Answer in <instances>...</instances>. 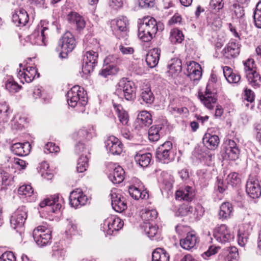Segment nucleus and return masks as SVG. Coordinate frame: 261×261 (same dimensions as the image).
<instances>
[{
	"mask_svg": "<svg viewBox=\"0 0 261 261\" xmlns=\"http://www.w3.org/2000/svg\"><path fill=\"white\" fill-rule=\"evenodd\" d=\"M243 64L245 76L249 84L254 88L259 87L261 85V76L256 71L254 60L248 59Z\"/></svg>",
	"mask_w": 261,
	"mask_h": 261,
	"instance_id": "1",
	"label": "nucleus"
},
{
	"mask_svg": "<svg viewBox=\"0 0 261 261\" xmlns=\"http://www.w3.org/2000/svg\"><path fill=\"white\" fill-rule=\"evenodd\" d=\"M76 45V41L73 35L69 32H66L60 39L56 49L60 52V57L65 58L69 53L71 52Z\"/></svg>",
	"mask_w": 261,
	"mask_h": 261,
	"instance_id": "2",
	"label": "nucleus"
},
{
	"mask_svg": "<svg viewBox=\"0 0 261 261\" xmlns=\"http://www.w3.org/2000/svg\"><path fill=\"white\" fill-rule=\"evenodd\" d=\"M51 231L45 226L40 225L34 229L33 236L36 244L43 247L49 244L51 239Z\"/></svg>",
	"mask_w": 261,
	"mask_h": 261,
	"instance_id": "3",
	"label": "nucleus"
},
{
	"mask_svg": "<svg viewBox=\"0 0 261 261\" xmlns=\"http://www.w3.org/2000/svg\"><path fill=\"white\" fill-rule=\"evenodd\" d=\"M123 224V222L119 217L112 215L104 220L101 229L106 235H113L121 229Z\"/></svg>",
	"mask_w": 261,
	"mask_h": 261,
	"instance_id": "4",
	"label": "nucleus"
},
{
	"mask_svg": "<svg viewBox=\"0 0 261 261\" xmlns=\"http://www.w3.org/2000/svg\"><path fill=\"white\" fill-rule=\"evenodd\" d=\"M115 94L119 96L123 95L127 100H131L135 98V87L133 82L122 80L119 83V88L117 89Z\"/></svg>",
	"mask_w": 261,
	"mask_h": 261,
	"instance_id": "5",
	"label": "nucleus"
},
{
	"mask_svg": "<svg viewBox=\"0 0 261 261\" xmlns=\"http://www.w3.org/2000/svg\"><path fill=\"white\" fill-rule=\"evenodd\" d=\"M215 239L222 244L230 242L234 238L233 233L225 224H221L215 227L213 231Z\"/></svg>",
	"mask_w": 261,
	"mask_h": 261,
	"instance_id": "6",
	"label": "nucleus"
},
{
	"mask_svg": "<svg viewBox=\"0 0 261 261\" xmlns=\"http://www.w3.org/2000/svg\"><path fill=\"white\" fill-rule=\"evenodd\" d=\"M128 21L126 17L121 16L111 21V27L114 34L119 39L126 35Z\"/></svg>",
	"mask_w": 261,
	"mask_h": 261,
	"instance_id": "7",
	"label": "nucleus"
},
{
	"mask_svg": "<svg viewBox=\"0 0 261 261\" xmlns=\"http://www.w3.org/2000/svg\"><path fill=\"white\" fill-rule=\"evenodd\" d=\"M28 210L25 206H19L12 214L10 219L11 227L14 229L21 228L27 218Z\"/></svg>",
	"mask_w": 261,
	"mask_h": 261,
	"instance_id": "8",
	"label": "nucleus"
},
{
	"mask_svg": "<svg viewBox=\"0 0 261 261\" xmlns=\"http://www.w3.org/2000/svg\"><path fill=\"white\" fill-rule=\"evenodd\" d=\"M172 148V143L170 141L165 142L156 149V157L157 159L164 164H168L173 159L170 154Z\"/></svg>",
	"mask_w": 261,
	"mask_h": 261,
	"instance_id": "9",
	"label": "nucleus"
},
{
	"mask_svg": "<svg viewBox=\"0 0 261 261\" xmlns=\"http://www.w3.org/2000/svg\"><path fill=\"white\" fill-rule=\"evenodd\" d=\"M110 195L112 208L116 212L121 213L127 208L125 199L123 197H122L118 189H114L112 190Z\"/></svg>",
	"mask_w": 261,
	"mask_h": 261,
	"instance_id": "10",
	"label": "nucleus"
},
{
	"mask_svg": "<svg viewBox=\"0 0 261 261\" xmlns=\"http://www.w3.org/2000/svg\"><path fill=\"white\" fill-rule=\"evenodd\" d=\"M98 55L93 51H87L83 58V73L90 74L93 71L96 63Z\"/></svg>",
	"mask_w": 261,
	"mask_h": 261,
	"instance_id": "11",
	"label": "nucleus"
},
{
	"mask_svg": "<svg viewBox=\"0 0 261 261\" xmlns=\"http://www.w3.org/2000/svg\"><path fill=\"white\" fill-rule=\"evenodd\" d=\"M246 190L252 198H258L261 195V188L258 179L255 176H250L246 183Z\"/></svg>",
	"mask_w": 261,
	"mask_h": 261,
	"instance_id": "12",
	"label": "nucleus"
},
{
	"mask_svg": "<svg viewBox=\"0 0 261 261\" xmlns=\"http://www.w3.org/2000/svg\"><path fill=\"white\" fill-rule=\"evenodd\" d=\"M48 31L47 28L39 26L30 36L31 43L37 45H45V39L48 35Z\"/></svg>",
	"mask_w": 261,
	"mask_h": 261,
	"instance_id": "13",
	"label": "nucleus"
},
{
	"mask_svg": "<svg viewBox=\"0 0 261 261\" xmlns=\"http://www.w3.org/2000/svg\"><path fill=\"white\" fill-rule=\"evenodd\" d=\"M108 151L112 154H120L123 150V145L120 141L114 136H109L105 142Z\"/></svg>",
	"mask_w": 261,
	"mask_h": 261,
	"instance_id": "14",
	"label": "nucleus"
},
{
	"mask_svg": "<svg viewBox=\"0 0 261 261\" xmlns=\"http://www.w3.org/2000/svg\"><path fill=\"white\" fill-rule=\"evenodd\" d=\"M59 195L57 194L50 198L45 199L40 203L39 206L41 207H46L48 211L56 213L59 211L62 207L61 204L59 202Z\"/></svg>",
	"mask_w": 261,
	"mask_h": 261,
	"instance_id": "15",
	"label": "nucleus"
},
{
	"mask_svg": "<svg viewBox=\"0 0 261 261\" xmlns=\"http://www.w3.org/2000/svg\"><path fill=\"white\" fill-rule=\"evenodd\" d=\"M39 76V74L37 73V70L34 67L29 66L25 68H23L22 70H20L18 73L17 76L20 80L21 82L24 83H31L35 79V76Z\"/></svg>",
	"mask_w": 261,
	"mask_h": 261,
	"instance_id": "16",
	"label": "nucleus"
},
{
	"mask_svg": "<svg viewBox=\"0 0 261 261\" xmlns=\"http://www.w3.org/2000/svg\"><path fill=\"white\" fill-rule=\"evenodd\" d=\"M109 168L113 170L109 175V178L111 181L115 184H120L124 179V171L123 169L119 165L111 163Z\"/></svg>",
	"mask_w": 261,
	"mask_h": 261,
	"instance_id": "17",
	"label": "nucleus"
},
{
	"mask_svg": "<svg viewBox=\"0 0 261 261\" xmlns=\"http://www.w3.org/2000/svg\"><path fill=\"white\" fill-rule=\"evenodd\" d=\"M240 46L239 43L230 41L223 50V57L228 59L237 57L240 54Z\"/></svg>",
	"mask_w": 261,
	"mask_h": 261,
	"instance_id": "18",
	"label": "nucleus"
},
{
	"mask_svg": "<svg viewBox=\"0 0 261 261\" xmlns=\"http://www.w3.org/2000/svg\"><path fill=\"white\" fill-rule=\"evenodd\" d=\"M139 25L144 28L146 31L149 32L150 34H151L153 36L159 30V27L160 29H162L161 25L158 24L155 19L150 17H144Z\"/></svg>",
	"mask_w": 261,
	"mask_h": 261,
	"instance_id": "19",
	"label": "nucleus"
},
{
	"mask_svg": "<svg viewBox=\"0 0 261 261\" xmlns=\"http://www.w3.org/2000/svg\"><path fill=\"white\" fill-rule=\"evenodd\" d=\"M239 154L240 150L236 143L232 140H229L225 148L224 157L230 160H236L239 158Z\"/></svg>",
	"mask_w": 261,
	"mask_h": 261,
	"instance_id": "20",
	"label": "nucleus"
},
{
	"mask_svg": "<svg viewBox=\"0 0 261 261\" xmlns=\"http://www.w3.org/2000/svg\"><path fill=\"white\" fill-rule=\"evenodd\" d=\"M187 75L191 80L195 81L199 80L202 75L200 65L194 61H191L187 67Z\"/></svg>",
	"mask_w": 261,
	"mask_h": 261,
	"instance_id": "21",
	"label": "nucleus"
},
{
	"mask_svg": "<svg viewBox=\"0 0 261 261\" xmlns=\"http://www.w3.org/2000/svg\"><path fill=\"white\" fill-rule=\"evenodd\" d=\"M29 19V15L27 11L23 9L16 10L12 15V21L17 27L24 26L28 22Z\"/></svg>",
	"mask_w": 261,
	"mask_h": 261,
	"instance_id": "22",
	"label": "nucleus"
},
{
	"mask_svg": "<svg viewBox=\"0 0 261 261\" xmlns=\"http://www.w3.org/2000/svg\"><path fill=\"white\" fill-rule=\"evenodd\" d=\"M199 98L205 107L210 110L214 108L217 101L216 94L210 91L207 88L204 94H199Z\"/></svg>",
	"mask_w": 261,
	"mask_h": 261,
	"instance_id": "23",
	"label": "nucleus"
},
{
	"mask_svg": "<svg viewBox=\"0 0 261 261\" xmlns=\"http://www.w3.org/2000/svg\"><path fill=\"white\" fill-rule=\"evenodd\" d=\"M11 150L17 155L25 156L30 152L31 145L29 142L16 143L11 146Z\"/></svg>",
	"mask_w": 261,
	"mask_h": 261,
	"instance_id": "24",
	"label": "nucleus"
},
{
	"mask_svg": "<svg viewBox=\"0 0 261 261\" xmlns=\"http://www.w3.org/2000/svg\"><path fill=\"white\" fill-rule=\"evenodd\" d=\"M198 243V237L192 232L187 233L186 237L180 241V245L186 250H190Z\"/></svg>",
	"mask_w": 261,
	"mask_h": 261,
	"instance_id": "25",
	"label": "nucleus"
},
{
	"mask_svg": "<svg viewBox=\"0 0 261 261\" xmlns=\"http://www.w3.org/2000/svg\"><path fill=\"white\" fill-rule=\"evenodd\" d=\"M80 89L79 86H74L67 93L68 103L71 107H75L80 100Z\"/></svg>",
	"mask_w": 261,
	"mask_h": 261,
	"instance_id": "26",
	"label": "nucleus"
},
{
	"mask_svg": "<svg viewBox=\"0 0 261 261\" xmlns=\"http://www.w3.org/2000/svg\"><path fill=\"white\" fill-rule=\"evenodd\" d=\"M161 50L160 49L154 48L150 50L146 55V62L147 65L153 68L155 67L159 62Z\"/></svg>",
	"mask_w": 261,
	"mask_h": 261,
	"instance_id": "27",
	"label": "nucleus"
},
{
	"mask_svg": "<svg viewBox=\"0 0 261 261\" xmlns=\"http://www.w3.org/2000/svg\"><path fill=\"white\" fill-rule=\"evenodd\" d=\"M194 196L193 189L189 186L180 189L175 194L176 199L179 200L191 201Z\"/></svg>",
	"mask_w": 261,
	"mask_h": 261,
	"instance_id": "28",
	"label": "nucleus"
},
{
	"mask_svg": "<svg viewBox=\"0 0 261 261\" xmlns=\"http://www.w3.org/2000/svg\"><path fill=\"white\" fill-rule=\"evenodd\" d=\"M219 138L217 135L206 133L203 138V143L208 149L215 150L219 144Z\"/></svg>",
	"mask_w": 261,
	"mask_h": 261,
	"instance_id": "29",
	"label": "nucleus"
},
{
	"mask_svg": "<svg viewBox=\"0 0 261 261\" xmlns=\"http://www.w3.org/2000/svg\"><path fill=\"white\" fill-rule=\"evenodd\" d=\"M113 105L120 122L123 125H128L129 116L127 112L123 109L121 105L117 104L114 100L113 101Z\"/></svg>",
	"mask_w": 261,
	"mask_h": 261,
	"instance_id": "30",
	"label": "nucleus"
},
{
	"mask_svg": "<svg viewBox=\"0 0 261 261\" xmlns=\"http://www.w3.org/2000/svg\"><path fill=\"white\" fill-rule=\"evenodd\" d=\"M207 22L208 25L214 30H217L222 26V21L219 15L213 12L207 13Z\"/></svg>",
	"mask_w": 261,
	"mask_h": 261,
	"instance_id": "31",
	"label": "nucleus"
},
{
	"mask_svg": "<svg viewBox=\"0 0 261 261\" xmlns=\"http://www.w3.org/2000/svg\"><path fill=\"white\" fill-rule=\"evenodd\" d=\"M233 207L228 202H223L220 207L219 212V218L222 220H227L230 218L233 214Z\"/></svg>",
	"mask_w": 261,
	"mask_h": 261,
	"instance_id": "32",
	"label": "nucleus"
},
{
	"mask_svg": "<svg viewBox=\"0 0 261 261\" xmlns=\"http://www.w3.org/2000/svg\"><path fill=\"white\" fill-rule=\"evenodd\" d=\"M129 195L135 199H145L148 198L149 195L147 191L142 190L134 186H131L128 189Z\"/></svg>",
	"mask_w": 261,
	"mask_h": 261,
	"instance_id": "33",
	"label": "nucleus"
},
{
	"mask_svg": "<svg viewBox=\"0 0 261 261\" xmlns=\"http://www.w3.org/2000/svg\"><path fill=\"white\" fill-rule=\"evenodd\" d=\"M168 72L172 76H176L182 69L181 61L180 59L174 58L171 60L168 65Z\"/></svg>",
	"mask_w": 261,
	"mask_h": 261,
	"instance_id": "34",
	"label": "nucleus"
},
{
	"mask_svg": "<svg viewBox=\"0 0 261 261\" xmlns=\"http://www.w3.org/2000/svg\"><path fill=\"white\" fill-rule=\"evenodd\" d=\"M11 113L8 105L6 103H0V125H4L8 122Z\"/></svg>",
	"mask_w": 261,
	"mask_h": 261,
	"instance_id": "35",
	"label": "nucleus"
},
{
	"mask_svg": "<svg viewBox=\"0 0 261 261\" xmlns=\"http://www.w3.org/2000/svg\"><path fill=\"white\" fill-rule=\"evenodd\" d=\"M82 198V189H76L70 192L69 197V204L71 206L77 208L81 204Z\"/></svg>",
	"mask_w": 261,
	"mask_h": 261,
	"instance_id": "36",
	"label": "nucleus"
},
{
	"mask_svg": "<svg viewBox=\"0 0 261 261\" xmlns=\"http://www.w3.org/2000/svg\"><path fill=\"white\" fill-rule=\"evenodd\" d=\"M151 154L150 153H138L135 156L136 162L140 166L145 168L148 166L151 160Z\"/></svg>",
	"mask_w": 261,
	"mask_h": 261,
	"instance_id": "37",
	"label": "nucleus"
},
{
	"mask_svg": "<svg viewBox=\"0 0 261 261\" xmlns=\"http://www.w3.org/2000/svg\"><path fill=\"white\" fill-rule=\"evenodd\" d=\"M13 178L12 175L0 168V190L4 189L11 185Z\"/></svg>",
	"mask_w": 261,
	"mask_h": 261,
	"instance_id": "38",
	"label": "nucleus"
},
{
	"mask_svg": "<svg viewBox=\"0 0 261 261\" xmlns=\"http://www.w3.org/2000/svg\"><path fill=\"white\" fill-rule=\"evenodd\" d=\"M137 122L142 126H148L152 122L151 114L147 111L141 112L138 115Z\"/></svg>",
	"mask_w": 261,
	"mask_h": 261,
	"instance_id": "39",
	"label": "nucleus"
},
{
	"mask_svg": "<svg viewBox=\"0 0 261 261\" xmlns=\"http://www.w3.org/2000/svg\"><path fill=\"white\" fill-rule=\"evenodd\" d=\"M169 255L163 248L155 249L152 253V261H169Z\"/></svg>",
	"mask_w": 261,
	"mask_h": 261,
	"instance_id": "40",
	"label": "nucleus"
},
{
	"mask_svg": "<svg viewBox=\"0 0 261 261\" xmlns=\"http://www.w3.org/2000/svg\"><path fill=\"white\" fill-rule=\"evenodd\" d=\"M141 98L147 105H150L153 103L154 100V96L149 87L146 86L142 89Z\"/></svg>",
	"mask_w": 261,
	"mask_h": 261,
	"instance_id": "41",
	"label": "nucleus"
},
{
	"mask_svg": "<svg viewBox=\"0 0 261 261\" xmlns=\"http://www.w3.org/2000/svg\"><path fill=\"white\" fill-rule=\"evenodd\" d=\"M162 127L160 125L152 126L148 130L149 140L155 142L159 140L162 135Z\"/></svg>",
	"mask_w": 261,
	"mask_h": 261,
	"instance_id": "42",
	"label": "nucleus"
},
{
	"mask_svg": "<svg viewBox=\"0 0 261 261\" xmlns=\"http://www.w3.org/2000/svg\"><path fill=\"white\" fill-rule=\"evenodd\" d=\"M158 213L155 210L145 209L142 213L141 218L145 222H153L156 219Z\"/></svg>",
	"mask_w": 261,
	"mask_h": 261,
	"instance_id": "43",
	"label": "nucleus"
},
{
	"mask_svg": "<svg viewBox=\"0 0 261 261\" xmlns=\"http://www.w3.org/2000/svg\"><path fill=\"white\" fill-rule=\"evenodd\" d=\"M82 17L76 12H71L68 15V20L70 23L75 25L76 29L81 31L82 29Z\"/></svg>",
	"mask_w": 261,
	"mask_h": 261,
	"instance_id": "44",
	"label": "nucleus"
},
{
	"mask_svg": "<svg viewBox=\"0 0 261 261\" xmlns=\"http://www.w3.org/2000/svg\"><path fill=\"white\" fill-rule=\"evenodd\" d=\"M184 39L182 32L178 29H173L170 32V40L173 44L180 43Z\"/></svg>",
	"mask_w": 261,
	"mask_h": 261,
	"instance_id": "45",
	"label": "nucleus"
},
{
	"mask_svg": "<svg viewBox=\"0 0 261 261\" xmlns=\"http://www.w3.org/2000/svg\"><path fill=\"white\" fill-rule=\"evenodd\" d=\"M18 193L20 198H28L32 196L33 190L30 185H22L19 188Z\"/></svg>",
	"mask_w": 261,
	"mask_h": 261,
	"instance_id": "46",
	"label": "nucleus"
},
{
	"mask_svg": "<svg viewBox=\"0 0 261 261\" xmlns=\"http://www.w3.org/2000/svg\"><path fill=\"white\" fill-rule=\"evenodd\" d=\"M194 208L189 204H184L181 205L176 212L175 215L177 216H190L192 214Z\"/></svg>",
	"mask_w": 261,
	"mask_h": 261,
	"instance_id": "47",
	"label": "nucleus"
},
{
	"mask_svg": "<svg viewBox=\"0 0 261 261\" xmlns=\"http://www.w3.org/2000/svg\"><path fill=\"white\" fill-rule=\"evenodd\" d=\"M119 68L114 65H110L102 68L99 72V75L107 77L109 75H115L118 73Z\"/></svg>",
	"mask_w": 261,
	"mask_h": 261,
	"instance_id": "48",
	"label": "nucleus"
},
{
	"mask_svg": "<svg viewBox=\"0 0 261 261\" xmlns=\"http://www.w3.org/2000/svg\"><path fill=\"white\" fill-rule=\"evenodd\" d=\"M144 231L146 234L152 239L157 234L158 228L156 226L150 222H145L143 225Z\"/></svg>",
	"mask_w": 261,
	"mask_h": 261,
	"instance_id": "49",
	"label": "nucleus"
},
{
	"mask_svg": "<svg viewBox=\"0 0 261 261\" xmlns=\"http://www.w3.org/2000/svg\"><path fill=\"white\" fill-rule=\"evenodd\" d=\"M253 20L255 25L261 29V2L258 3L253 12Z\"/></svg>",
	"mask_w": 261,
	"mask_h": 261,
	"instance_id": "50",
	"label": "nucleus"
},
{
	"mask_svg": "<svg viewBox=\"0 0 261 261\" xmlns=\"http://www.w3.org/2000/svg\"><path fill=\"white\" fill-rule=\"evenodd\" d=\"M26 120L27 119L24 117L19 114H17L15 115L13 120H12L11 124L15 129H20L23 127Z\"/></svg>",
	"mask_w": 261,
	"mask_h": 261,
	"instance_id": "51",
	"label": "nucleus"
},
{
	"mask_svg": "<svg viewBox=\"0 0 261 261\" xmlns=\"http://www.w3.org/2000/svg\"><path fill=\"white\" fill-rule=\"evenodd\" d=\"M138 37L143 41L147 42L152 39L153 36L151 34H150L149 32L146 31L144 28L139 25Z\"/></svg>",
	"mask_w": 261,
	"mask_h": 261,
	"instance_id": "52",
	"label": "nucleus"
},
{
	"mask_svg": "<svg viewBox=\"0 0 261 261\" xmlns=\"http://www.w3.org/2000/svg\"><path fill=\"white\" fill-rule=\"evenodd\" d=\"M52 255L57 261H64L66 256V251L54 247Z\"/></svg>",
	"mask_w": 261,
	"mask_h": 261,
	"instance_id": "53",
	"label": "nucleus"
},
{
	"mask_svg": "<svg viewBox=\"0 0 261 261\" xmlns=\"http://www.w3.org/2000/svg\"><path fill=\"white\" fill-rule=\"evenodd\" d=\"M227 183L232 187L237 186L241 182V179L238 173L232 172L230 173L227 177Z\"/></svg>",
	"mask_w": 261,
	"mask_h": 261,
	"instance_id": "54",
	"label": "nucleus"
},
{
	"mask_svg": "<svg viewBox=\"0 0 261 261\" xmlns=\"http://www.w3.org/2000/svg\"><path fill=\"white\" fill-rule=\"evenodd\" d=\"M220 247L215 245H211L208 250L202 254V257L205 259H208V257L218 252Z\"/></svg>",
	"mask_w": 261,
	"mask_h": 261,
	"instance_id": "55",
	"label": "nucleus"
},
{
	"mask_svg": "<svg viewBox=\"0 0 261 261\" xmlns=\"http://www.w3.org/2000/svg\"><path fill=\"white\" fill-rule=\"evenodd\" d=\"M223 0H211L210 5V8L215 11L219 12L224 7Z\"/></svg>",
	"mask_w": 261,
	"mask_h": 261,
	"instance_id": "56",
	"label": "nucleus"
},
{
	"mask_svg": "<svg viewBox=\"0 0 261 261\" xmlns=\"http://www.w3.org/2000/svg\"><path fill=\"white\" fill-rule=\"evenodd\" d=\"M6 89L10 92H16L19 89L18 85L13 80H8L5 84Z\"/></svg>",
	"mask_w": 261,
	"mask_h": 261,
	"instance_id": "57",
	"label": "nucleus"
},
{
	"mask_svg": "<svg viewBox=\"0 0 261 261\" xmlns=\"http://www.w3.org/2000/svg\"><path fill=\"white\" fill-rule=\"evenodd\" d=\"M228 261H237L239 257L238 249L235 247H231L227 252Z\"/></svg>",
	"mask_w": 261,
	"mask_h": 261,
	"instance_id": "58",
	"label": "nucleus"
},
{
	"mask_svg": "<svg viewBox=\"0 0 261 261\" xmlns=\"http://www.w3.org/2000/svg\"><path fill=\"white\" fill-rule=\"evenodd\" d=\"M81 144L80 142L79 141L78 142V143L75 145V147H74V152L77 155H78L79 156V160L77 162L76 167V171L78 173L82 172V170H81L82 165H81V163L80 161L81 160V156H82V155L81 154Z\"/></svg>",
	"mask_w": 261,
	"mask_h": 261,
	"instance_id": "59",
	"label": "nucleus"
},
{
	"mask_svg": "<svg viewBox=\"0 0 261 261\" xmlns=\"http://www.w3.org/2000/svg\"><path fill=\"white\" fill-rule=\"evenodd\" d=\"M238 237L239 245L241 247H244L248 241V234L245 232H242L239 230L238 231Z\"/></svg>",
	"mask_w": 261,
	"mask_h": 261,
	"instance_id": "60",
	"label": "nucleus"
},
{
	"mask_svg": "<svg viewBox=\"0 0 261 261\" xmlns=\"http://www.w3.org/2000/svg\"><path fill=\"white\" fill-rule=\"evenodd\" d=\"M59 151V147L55 143L49 142L45 144L44 152L45 153L58 152Z\"/></svg>",
	"mask_w": 261,
	"mask_h": 261,
	"instance_id": "61",
	"label": "nucleus"
},
{
	"mask_svg": "<svg viewBox=\"0 0 261 261\" xmlns=\"http://www.w3.org/2000/svg\"><path fill=\"white\" fill-rule=\"evenodd\" d=\"M125 0H109V6L114 9L118 10L122 7Z\"/></svg>",
	"mask_w": 261,
	"mask_h": 261,
	"instance_id": "62",
	"label": "nucleus"
},
{
	"mask_svg": "<svg viewBox=\"0 0 261 261\" xmlns=\"http://www.w3.org/2000/svg\"><path fill=\"white\" fill-rule=\"evenodd\" d=\"M0 261H16V258L12 252H6L1 256Z\"/></svg>",
	"mask_w": 261,
	"mask_h": 261,
	"instance_id": "63",
	"label": "nucleus"
},
{
	"mask_svg": "<svg viewBox=\"0 0 261 261\" xmlns=\"http://www.w3.org/2000/svg\"><path fill=\"white\" fill-rule=\"evenodd\" d=\"M233 10L237 18H241L244 15L243 6H241L240 5L234 4L233 5Z\"/></svg>",
	"mask_w": 261,
	"mask_h": 261,
	"instance_id": "64",
	"label": "nucleus"
}]
</instances>
